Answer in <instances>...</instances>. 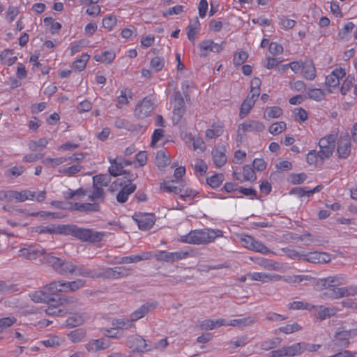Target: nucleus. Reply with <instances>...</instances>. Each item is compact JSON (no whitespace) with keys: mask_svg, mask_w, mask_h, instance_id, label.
<instances>
[{"mask_svg":"<svg viewBox=\"0 0 357 357\" xmlns=\"http://www.w3.org/2000/svg\"><path fill=\"white\" fill-rule=\"evenodd\" d=\"M307 163L313 167H316L319 165H322L326 159H321V154L316 150H310L305 157Z\"/></svg>","mask_w":357,"mask_h":357,"instance_id":"33","label":"nucleus"},{"mask_svg":"<svg viewBox=\"0 0 357 357\" xmlns=\"http://www.w3.org/2000/svg\"><path fill=\"white\" fill-rule=\"evenodd\" d=\"M49 143V139L43 137L38 140L29 141L28 146L29 149L31 151H36L45 149Z\"/></svg>","mask_w":357,"mask_h":357,"instance_id":"49","label":"nucleus"},{"mask_svg":"<svg viewBox=\"0 0 357 357\" xmlns=\"http://www.w3.org/2000/svg\"><path fill=\"white\" fill-rule=\"evenodd\" d=\"M257 264L259 266L269 271H280L282 268L281 264L275 261L272 259H268L264 258L260 259Z\"/></svg>","mask_w":357,"mask_h":357,"instance_id":"44","label":"nucleus"},{"mask_svg":"<svg viewBox=\"0 0 357 357\" xmlns=\"http://www.w3.org/2000/svg\"><path fill=\"white\" fill-rule=\"evenodd\" d=\"M88 319L89 316L85 313L74 314L66 319V324L74 328L82 325Z\"/></svg>","mask_w":357,"mask_h":357,"instance_id":"37","label":"nucleus"},{"mask_svg":"<svg viewBox=\"0 0 357 357\" xmlns=\"http://www.w3.org/2000/svg\"><path fill=\"white\" fill-rule=\"evenodd\" d=\"M225 319H204L200 321L198 324V327L202 330H213L218 327L225 326Z\"/></svg>","mask_w":357,"mask_h":357,"instance_id":"31","label":"nucleus"},{"mask_svg":"<svg viewBox=\"0 0 357 357\" xmlns=\"http://www.w3.org/2000/svg\"><path fill=\"white\" fill-rule=\"evenodd\" d=\"M185 139L192 142L193 149L202 153L206 149V146L203 139L200 137H195L191 133L185 134Z\"/></svg>","mask_w":357,"mask_h":357,"instance_id":"36","label":"nucleus"},{"mask_svg":"<svg viewBox=\"0 0 357 357\" xmlns=\"http://www.w3.org/2000/svg\"><path fill=\"white\" fill-rule=\"evenodd\" d=\"M278 24L282 29L289 30L296 26V22L294 20L288 18L287 16L282 15L279 18Z\"/></svg>","mask_w":357,"mask_h":357,"instance_id":"60","label":"nucleus"},{"mask_svg":"<svg viewBox=\"0 0 357 357\" xmlns=\"http://www.w3.org/2000/svg\"><path fill=\"white\" fill-rule=\"evenodd\" d=\"M346 76L345 69L340 67L335 68L326 77L325 84L329 87H337L339 86L340 79Z\"/></svg>","mask_w":357,"mask_h":357,"instance_id":"20","label":"nucleus"},{"mask_svg":"<svg viewBox=\"0 0 357 357\" xmlns=\"http://www.w3.org/2000/svg\"><path fill=\"white\" fill-rule=\"evenodd\" d=\"M248 277L251 280L259 281L261 282H268L271 281H280L282 276L278 274H270L262 272H254L248 274Z\"/></svg>","mask_w":357,"mask_h":357,"instance_id":"21","label":"nucleus"},{"mask_svg":"<svg viewBox=\"0 0 357 357\" xmlns=\"http://www.w3.org/2000/svg\"><path fill=\"white\" fill-rule=\"evenodd\" d=\"M44 264L50 265L56 273L64 275L74 273L76 270V266L72 262L63 261L52 255L44 257Z\"/></svg>","mask_w":357,"mask_h":357,"instance_id":"5","label":"nucleus"},{"mask_svg":"<svg viewBox=\"0 0 357 357\" xmlns=\"http://www.w3.org/2000/svg\"><path fill=\"white\" fill-rule=\"evenodd\" d=\"M240 243L248 250L259 252L263 255L269 254L271 250L262 242L259 241L249 235L243 234L240 237Z\"/></svg>","mask_w":357,"mask_h":357,"instance_id":"9","label":"nucleus"},{"mask_svg":"<svg viewBox=\"0 0 357 357\" xmlns=\"http://www.w3.org/2000/svg\"><path fill=\"white\" fill-rule=\"evenodd\" d=\"M86 335V331L83 328H77L72 331L68 334L71 342L75 343L80 342Z\"/></svg>","mask_w":357,"mask_h":357,"instance_id":"56","label":"nucleus"},{"mask_svg":"<svg viewBox=\"0 0 357 357\" xmlns=\"http://www.w3.org/2000/svg\"><path fill=\"white\" fill-rule=\"evenodd\" d=\"M286 128L287 124L284 121H278L270 126L268 132L273 135H277L284 131Z\"/></svg>","mask_w":357,"mask_h":357,"instance_id":"57","label":"nucleus"},{"mask_svg":"<svg viewBox=\"0 0 357 357\" xmlns=\"http://www.w3.org/2000/svg\"><path fill=\"white\" fill-rule=\"evenodd\" d=\"M236 179L241 182L254 181L256 179V175L254 169L249 165H245L243 167L241 176H237Z\"/></svg>","mask_w":357,"mask_h":357,"instance_id":"42","label":"nucleus"},{"mask_svg":"<svg viewBox=\"0 0 357 357\" xmlns=\"http://www.w3.org/2000/svg\"><path fill=\"white\" fill-rule=\"evenodd\" d=\"M284 347L286 357H294L303 353L301 342L295 343L290 346H286Z\"/></svg>","mask_w":357,"mask_h":357,"instance_id":"46","label":"nucleus"},{"mask_svg":"<svg viewBox=\"0 0 357 357\" xmlns=\"http://www.w3.org/2000/svg\"><path fill=\"white\" fill-rule=\"evenodd\" d=\"M116 184L121 187V190L116 195V199L120 203L126 202L128 196L136 190V185L130 181H123L121 179H118Z\"/></svg>","mask_w":357,"mask_h":357,"instance_id":"14","label":"nucleus"},{"mask_svg":"<svg viewBox=\"0 0 357 357\" xmlns=\"http://www.w3.org/2000/svg\"><path fill=\"white\" fill-rule=\"evenodd\" d=\"M351 151V139L348 134L340 135L337 142V153L340 158H347Z\"/></svg>","mask_w":357,"mask_h":357,"instance_id":"15","label":"nucleus"},{"mask_svg":"<svg viewBox=\"0 0 357 357\" xmlns=\"http://www.w3.org/2000/svg\"><path fill=\"white\" fill-rule=\"evenodd\" d=\"M226 153L227 147L224 145L215 147L212 149V160L216 167L221 168L226 164L227 161Z\"/></svg>","mask_w":357,"mask_h":357,"instance_id":"19","label":"nucleus"},{"mask_svg":"<svg viewBox=\"0 0 357 357\" xmlns=\"http://www.w3.org/2000/svg\"><path fill=\"white\" fill-rule=\"evenodd\" d=\"M200 29L201 24L198 17H195L192 21L190 22L186 28L187 36L189 40L194 43L196 38V36L199 32Z\"/></svg>","mask_w":357,"mask_h":357,"instance_id":"30","label":"nucleus"},{"mask_svg":"<svg viewBox=\"0 0 357 357\" xmlns=\"http://www.w3.org/2000/svg\"><path fill=\"white\" fill-rule=\"evenodd\" d=\"M44 24L50 27V31L52 34L57 33L62 27L61 23L56 22L51 17H47L44 19Z\"/></svg>","mask_w":357,"mask_h":357,"instance_id":"54","label":"nucleus"},{"mask_svg":"<svg viewBox=\"0 0 357 357\" xmlns=\"http://www.w3.org/2000/svg\"><path fill=\"white\" fill-rule=\"evenodd\" d=\"M136 221L140 229L147 230L153 226L155 218L153 214L144 213L139 215L137 218H136Z\"/></svg>","mask_w":357,"mask_h":357,"instance_id":"27","label":"nucleus"},{"mask_svg":"<svg viewBox=\"0 0 357 357\" xmlns=\"http://www.w3.org/2000/svg\"><path fill=\"white\" fill-rule=\"evenodd\" d=\"M223 236L221 229L206 227L191 230L188 234L180 236L178 241L193 245H207Z\"/></svg>","mask_w":357,"mask_h":357,"instance_id":"2","label":"nucleus"},{"mask_svg":"<svg viewBox=\"0 0 357 357\" xmlns=\"http://www.w3.org/2000/svg\"><path fill=\"white\" fill-rule=\"evenodd\" d=\"M154 109L153 102L147 97L140 100L135 107L134 115L138 119H145L149 116Z\"/></svg>","mask_w":357,"mask_h":357,"instance_id":"12","label":"nucleus"},{"mask_svg":"<svg viewBox=\"0 0 357 357\" xmlns=\"http://www.w3.org/2000/svg\"><path fill=\"white\" fill-rule=\"evenodd\" d=\"M67 160V158L59 157L55 158H47L43 160V164L47 167H54L59 166Z\"/></svg>","mask_w":357,"mask_h":357,"instance_id":"61","label":"nucleus"},{"mask_svg":"<svg viewBox=\"0 0 357 357\" xmlns=\"http://www.w3.org/2000/svg\"><path fill=\"white\" fill-rule=\"evenodd\" d=\"M151 252H143L142 255H131L123 257L121 259L120 263L121 264H131L137 263L140 261L147 260L151 257Z\"/></svg>","mask_w":357,"mask_h":357,"instance_id":"40","label":"nucleus"},{"mask_svg":"<svg viewBox=\"0 0 357 357\" xmlns=\"http://www.w3.org/2000/svg\"><path fill=\"white\" fill-rule=\"evenodd\" d=\"M282 114V109L280 107H268L266 109L264 114V119H276Z\"/></svg>","mask_w":357,"mask_h":357,"instance_id":"53","label":"nucleus"},{"mask_svg":"<svg viewBox=\"0 0 357 357\" xmlns=\"http://www.w3.org/2000/svg\"><path fill=\"white\" fill-rule=\"evenodd\" d=\"M337 132L325 135L319 141V152L321 154V159H329L334 152L335 142L337 139Z\"/></svg>","mask_w":357,"mask_h":357,"instance_id":"6","label":"nucleus"},{"mask_svg":"<svg viewBox=\"0 0 357 357\" xmlns=\"http://www.w3.org/2000/svg\"><path fill=\"white\" fill-rule=\"evenodd\" d=\"M89 199L93 202H103L105 199V191L102 188L93 186V191L88 195Z\"/></svg>","mask_w":357,"mask_h":357,"instance_id":"47","label":"nucleus"},{"mask_svg":"<svg viewBox=\"0 0 357 357\" xmlns=\"http://www.w3.org/2000/svg\"><path fill=\"white\" fill-rule=\"evenodd\" d=\"M307 95L310 98L316 101H321L325 96L324 92L321 89L317 88L309 89L307 91Z\"/></svg>","mask_w":357,"mask_h":357,"instance_id":"62","label":"nucleus"},{"mask_svg":"<svg viewBox=\"0 0 357 357\" xmlns=\"http://www.w3.org/2000/svg\"><path fill=\"white\" fill-rule=\"evenodd\" d=\"M75 273L76 275L84 276L86 278H95L105 277L107 278L117 279L129 275L130 270L125 267L119 266L115 268H108L102 274H97L84 266H80L78 267L76 266Z\"/></svg>","mask_w":357,"mask_h":357,"instance_id":"4","label":"nucleus"},{"mask_svg":"<svg viewBox=\"0 0 357 357\" xmlns=\"http://www.w3.org/2000/svg\"><path fill=\"white\" fill-rule=\"evenodd\" d=\"M346 282V277L343 275L329 276L319 279L316 282L317 289L326 291L320 295L323 298L337 299L344 296H354L357 294V286L346 287H337Z\"/></svg>","mask_w":357,"mask_h":357,"instance_id":"1","label":"nucleus"},{"mask_svg":"<svg viewBox=\"0 0 357 357\" xmlns=\"http://www.w3.org/2000/svg\"><path fill=\"white\" fill-rule=\"evenodd\" d=\"M255 319L250 317H244L241 319H231L229 321H227L225 319V326H230L234 327L243 328L245 326H249L252 325L255 323Z\"/></svg>","mask_w":357,"mask_h":357,"instance_id":"35","label":"nucleus"},{"mask_svg":"<svg viewBox=\"0 0 357 357\" xmlns=\"http://www.w3.org/2000/svg\"><path fill=\"white\" fill-rule=\"evenodd\" d=\"M16 215H22V216L27 217V216H38L40 215L43 218H59V215L55 213H50V212H33V213H28L25 209H17L15 210Z\"/></svg>","mask_w":357,"mask_h":357,"instance_id":"43","label":"nucleus"},{"mask_svg":"<svg viewBox=\"0 0 357 357\" xmlns=\"http://www.w3.org/2000/svg\"><path fill=\"white\" fill-rule=\"evenodd\" d=\"M264 123L259 121L248 120L241 123L238 129L243 132H261L264 130Z\"/></svg>","mask_w":357,"mask_h":357,"instance_id":"26","label":"nucleus"},{"mask_svg":"<svg viewBox=\"0 0 357 357\" xmlns=\"http://www.w3.org/2000/svg\"><path fill=\"white\" fill-rule=\"evenodd\" d=\"M108 160L110 163L108 171L110 175L113 176L123 174L124 173L123 168L126 166L132 165V161L126 160L121 156H118L115 158H109Z\"/></svg>","mask_w":357,"mask_h":357,"instance_id":"13","label":"nucleus"},{"mask_svg":"<svg viewBox=\"0 0 357 357\" xmlns=\"http://www.w3.org/2000/svg\"><path fill=\"white\" fill-rule=\"evenodd\" d=\"M116 58V54L113 50H105L100 54L94 55L93 59L97 62L104 64H110Z\"/></svg>","mask_w":357,"mask_h":357,"instance_id":"32","label":"nucleus"},{"mask_svg":"<svg viewBox=\"0 0 357 357\" xmlns=\"http://www.w3.org/2000/svg\"><path fill=\"white\" fill-rule=\"evenodd\" d=\"M64 340H65L63 337L57 335H54L47 340L41 341L40 344L45 346V347L54 348L60 346L61 344L63 343Z\"/></svg>","mask_w":357,"mask_h":357,"instance_id":"52","label":"nucleus"},{"mask_svg":"<svg viewBox=\"0 0 357 357\" xmlns=\"http://www.w3.org/2000/svg\"><path fill=\"white\" fill-rule=\"evenodd\" d=\"M170 158L164 151H158L155 156V163L159 168L167 167L170 163Z\"/></svg>","mask_w":357,"mask_h":357,"instance_id":"51","label":"nucleus"},{"mask_svg":"<svg viewBox=\"0 0 357 357\" xmlns=\"http://www.w3.org/2000/svg\"><path fill=\"white\" fill-rule=\"evenodd\" d=\"M110 346L109 340L105 339L91 340L85 344V348L89 352H96L100 350L106 349Z\"/></svg>","mask_w":357,"mask_h":357,"instance_id":"23","label":"nucleus"},{"mask_svg":"<svg viewBox=\"0 0 357 357\" xmlns=\"http://www.w3.org/2000/svg\"><path fill=\"white\" fill-rule=\"evenodd\" d=\"M301 74L305 79L312 81L315 79L316 68L312 60L306 59L303 62Z\"/></svg>","mask_w":357,"mask_h":357,"instance_id":"25","label":"nucleus"},{"mask_svg":"<svg viewBox=\"0 0 357 357\" xmlns=\"http://www.w3.org/2000/svg\"><path fill=\"white\" fill-rule=\"evenodd\" d=\"M29 296L35 303H49L54 301L52 297H50L47 292L44 289V287L40 291H36L29 294Z\"/></svg>","mask_w":357,"mask_h":357,"instance_id":"34","label":"nucleus"},{"mask_svg":"<svg viewBox=\"0 0 357 357\" xmlns=\"http://www.w3.org/2000/svg\"><path fill=\"white\" fill-rule=\"evenodd\" d=\"M224 181L222 174H215L206 178V183L212 188H217L220 186Z\"/></svg>","mask_w":357,"mask_h":357,"instance_id":"55","label":"nucleus"},{"mask_svg":"<svg viewBox=\"0 0 357 357\" xmlns=\"http://www.w3.org/2000/svg\"><path fill=\"white\" fill-rule=\"evenodd\" d=\"M132 99V92L128 88H123L119 91V94L116 96V107L121 109L123 105H128Z\"/></svg>","mask_w":357,"mask_h":357,"instance_id":"29","label":"nucleus"},{"mask_svg":"<svg viewBox=\"0 0 357 357\" xmlns=\"http://www.w3.org/2000/svg\"><path fill=\"white\" fill-rule=\"evenodd\" d=\"M197 195V192L192 189H182L179 198L185 202L192 201Z\"/></svg>","mask_w":357,"mask_h":357,"instance_id":"64","label":"nucleus"},{"mask_svg":"<svg viewBox=\"0 0 357 357\" xmlns=\"http://www.w3.org/2000/svg\"><path fill=\"white\" fill-rule=\"evenodd\" d=\"M45 255H50L45 253V250L39 245H30L19 250L20 257L29 260L42 257L40 260L43 263H44V257Z\"/></svg>","mask_w":357,"mask_h":357,"instance_id":"10","label":"nucleus"},{"mask_svg":"<svg viewBox=\"0 0 357 357\" xmlns=\"http://www.w3.org/2000/svg\"><path fill=\"white\" fill-rule=\"evenodd\" d=\"M59 234L71 235L82 241L96 243L102 239L103 234L91 229L78 227L76 225H59L55 227V232Z\"/></svg>","mask_w":357,"mask_h":357,"instance_id":"3","label":"nucleus"},{"mask_svg":"<svg viewBox=\"0 0 357 357\" xmlns=\"http://www.w3.org/2000/svg\"><path fill=\"white\" fill-rule=\"evenodd\" d=\"M126 345L132 351L138 352H146L151 351V344L141 335H134L129 337L126 341Z\"/></svg>","mask_w":357,"mask_h":357,"instance_id":"11","label":"nucleus"},{"mask_svg":"<svg viewBox=\"0 0 357 357\" xmlns=\"http://www.w3.org/2000/svg\"><path fill=\"white\" fill-rule=\"evenodd\" d=\"M77 301V299L74 296H63L59 298L56 301V305L50 304L45 310V313L47 315L62 317L66 315L68 310L66 305L74 303Z\"/></svg>","mask_w":357,"mask_h":357,"instance_id":"8","label":"nucleus"},{"mask_svg":"<svg viewBox=\"0 0 357 357\" xmlns=\"http://www.w3.org/2000/svg\"><path fill=\"white\" fill-rule=\"evenodd\" d=\"M315 305H310L307 303H304L303 301H293L288 304V308L290 310L305 309L307 310H311L312 309H315Z\"/></svg>","mask_w":357,"mask_h":357,"instance_id":"59","label":"nucleus"},{"mask_svg":"<svg viewBox=\"0 0 357 357\" xmlns=\"http://www.w3.org/2000/svg\"><path fill=\"white\" fill-rule=\"evenodd\" d=\"M112 326L115 328L128 329L133 326V322L130 319H119L112 321Z\"/></svg>","mask_w":357,"mask_h":357,"instance_id":"58","label":"nucleus"},{"mask_svg":"<svg viewBox=\"0 0 357 357\" xmlns=\"http://www.w3.org/2000/svg\"><path fill=\"white\" fill-rule=\"evenodd\" d=\"M0 60L3 64L10 66L16 62L17 58L13 56V50L6 49L0 52Z\"/></svg>","mask_w":357,"mask_h":357,"instance_id":"41","label":"nucleus"},{"mask_svg":"<svg viewBox=\"0 0 357 357\" xmlns=\"http://www.w3.org/2000/svg\"><path fill=\"white\" fill-rule=\"evenodd\" d=\"M354 77L353 75H348L346 77L340 88V92L342 95L347 94V93L351 89V86L354 84Z\"/></svg>","mask_w":357,"mask_h":357,"instance_id":"63","label":"nucleus"},{"mask_svg":"<svg viewBox=\"0 0 357 357\" xmlns=\"http://www.w3.org/2000/svg\"><path fill=\"white\" fill-rule=\"evenodd\" d=\"M155 305L152 303H146L137 309L130 315V319L132 322L144 317L150 310L151 308H154Z\"/></svg>","mask_w":357,"mask_h":357,"instance_id":"39","label":"nucleus"},{"mask_svg":"<svg viewBox=\"0 0 357 357\" xmlns=\"http://www.w3.org/2000/svg\"><path fill=\"white\" fill-rule=\"evenodd\" d=\"M222 49L221 44L216 43L213 40H204L199 44V50L202 56H206L209 52H220Z\"/></svg>","mask_w":357,"mask_h":357,"instance_id":"22","label":"nucleus"},{"mask_svg":"<svg viewBox=\"0 0 357 357\" xmlns=\"http://www.w3.org/2000/svg\"><path fill=\"white\" fill-rule=\"evenodd\" d=\"M315 308H319L318 314L319 319L321 320L334 316L340 310V309L336 307H324L321 305L316 306Z\"/></svg>","mask_w":357,"mask_h":357,"instance_id":"45","label":"nucleus"},{"mask_svg":"<svg viewBox=\"0 0 357 357\" xmlns=\"http://www.w3.org/2000/svg\"><path fill=\"white\" fill-rule=\"evenodd\" d=\"M224 132V124L218 121L212 123L205 132V137L207 140L216 139L221 136Z\"/></svg>","mask_w":357,"mask_h":357,"instance_id":"24","label":"nucleus"},{"mask_svg":"<svg viewBox=\"0 0 357 357\" xmlns=\"http://www.w3.org/2000/svg\"><path fill=\"white\" fill-rule=\"evenodd\" d=\"M68 209L73 211L83 212L86 213L91 212H98L100 211L99 203L93 202H70Z\"/></svg>","mask_w":357,"mask_h":357,"instance_id":"18","label":"nucleus"},{"mask_svg":"<svg viewBox=\"0 0 357 357\" xmlns=\"http://www.w3.org/2000/svg\"><path fill=\"white\" fill-rule=\"evenodd\" d=\"M90 59V55L87 53L82 54L79 57L76 59L72 65V69L74 71H83Z\"/></svg>","mask_w":357,"mask_h":357,"instance_id":"38","label":"nucleus"},{"mask_svg":"<svg viewBox=\"0 0 357 357\" xmlns=\"http://www.w3.org/2000/svg\"><path fill=\"white\" fill-rule=\"evenodd\" d=\"M356 335H357V328L348 331L339 328L335 334L334 340L336 344L346 347L349 344V340Z\"/></svg>","mask_w":357,"mask_h":357,"instance_id":"17","label":"nucleus"},{"mask_svg":"<svg viewBox=\"0 0 357 357\" xmlns=\"http://www.w3.org/2000/svg\"><path fill=\"white\" fill-rule=\"evenodd\" d=\"M35 192L23 190H0V200L4 202H12L15 200L18 202H23L26 200H34Z\"/></svg>","mask_w":357,"mask_h":357,"instance_id":"7","label":"nucleus"},{"mask_svg":"<svg viewBox=\"0 0 357 357\" xmlns=\"http://www.w3.org/2000/svg\"><path fill=\"white\" fill-rule=\"evenodd\" d=\"M208 169L206 163L202 159H197L194 164L195 174L197 177L205 176Z\"/></svg>","mask_w":357,"mask_h":357,"instance_id":"48","label":"nucleus"},{"mask_svg":"<svg viewBox=\"0 0 357 357\" xmlns=\"http://www.w3.org/2000/svg\"><path fill=\"white\" fill-rule=\"evenodd\" d=\"M258 97H255L252 94H248L245 100L241 104L239 112L240 119H244L250 112L253 107Z\"/></svg>","mask_w":357,"mask_h":357,"instance_id":"28","label":"nucleus"},{"mask_svg":"<svg viewBox=\"0 0 357 357\" xmlns=\"http://www.w3.org/2000/svg\"><path fill=\"white\" fill-rule=\"evenodd\" d=\"M117 18L112 14L107 15L102 20V26L111 31L117 24Z\"/></svg>","mask_w":357,"mask_h":357,"instance_id":"50","label":"nucleus"},{"mask_svg":"<svg viewBox=\"0 0 357 357\" xmlns=\"http://www.w3.org/2000/svg\"><path fill=\"white\" fill-rule=\"evenodd\" d=\"M302 260L314 264H325L331 260V255L324 252H310L303 253Z\"/></svg>","mask_w":357,"mask_h":357,"instance_id":"16","label":"nucleus"}]
</instances>
